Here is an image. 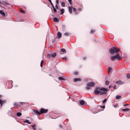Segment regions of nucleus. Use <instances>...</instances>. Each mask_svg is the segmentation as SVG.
Returning <instances> with one entry per match:
<instances>
[{
    "mask_svg": "<svg viewBox=\"0 0 130 130\" xmlns=\"http://www.w3.org/2000/svg\"><path fill=\"white\" fill-rule=\"evenodd\" d=\"M1 4H3L5 6H7L8 5V4L6 2L4 1L2 2V3H1Z\"/></svg>",
    "mask_w": 130,
    "mask_h": 130,
    "instance_id": "nucleus-18",
    "label": "nucleus"
},
{
    "mask_svg": "<svg viewBox=\"0 0 130 130\" xmlns=\"http://www.w3.org/2000/svg\"><path fill=\"white\" fill-rule=\"evenodd\" d=\"M60 127L61 128L62 127V125H60Z\"/></svg>",
    "mask_w": 130,
    "mask_h": 130,
    "instance_id": "nucleus-57",
    "label": "nucleus"
},
{
    "mask_svg": "<svg viewBox=\"0 0 130 130\" xmlns=\"http://www.w3.org/2000/svg\"><path fill=\"white\" fill-rule=\"evenodd\" d=\"M43 64L40 63V66L41 67H43Z\"/></svg>",
    "mask_w": 130,
    "mask_h": 130,
    "instance_id": "nucleus-52",
    "label": "nucleus"
},
{
    "mask_svg": "<svg viewBox=\"0 0 130 130\" xmlns=\"http://www.w3.org/2000/svg\"><path fill=\"white\" fill-rule=\"evenodd\" d=\"M62 59L64 60H67V58L66 57L62 58Z\"/></svg>",
    "mask_w": 130,
    "mask_h": 130,
    "instance_id": "nucleus-38",
    "label": "nucleus"
},
{
    "mask_svg": "<svg viewBox=\"0 0 130 130\" xmlns=\"http://www.w3.org/2000/svg\"><path fill=\"white\" fill-rule=\"evenodd\" d=\"M51 56V55H50V54H48L47 55V57L48 58V59H49L50 58Z\"/></svg>",
    "mask_w": 130,
    "mask_h": 130,
    "instance_id": "nucleus-30",
    "label": "nucleus"
},
{
    "mask_svg": "<svg viewBox=\"0 0 130 130\" xmlns=\"http://www.w3.org/2000/svg\"><path fill=\"white\" fill-rule=\"evenodd\" d=\"M62 34L61 33L59 32H58L57 33V36L58 39L60 38L61 37Z\"/></svg>",
    "mask_w": 130,
    "mask_h": 130,
    "instance_id": "nucleus-12",
    "label": "nucleus"
},
{
    "mask_svg": "<svg viewBox=\"0 0 130 130\" xmlns=\"http://www.w3.org/2000/svg\"><path fill=\"white\" fill-rule=\"evenodd\" d=\"M110 58L112 61H113L116 59H117L118 60H120L122 58L120 56L119 54L118 53L116 55L110 57Z\"/></svg>",
    "mask_w": 130,
    "mask_h": 130,
    "instance_id": "nucleus-3",
    "label": "nucleus"
},
{
    "mask_svg": "<svg viewBox=\"0 0 130 130\" xmlns=\"http://www.w3.org/2000/svg\"><path fill=\"white\" fill-rule=\"evenodd\" d=\"M49 76H51V75L50 74V75H49Z\"/></svg>",
    "mask_w": 130,
    "mask_h": 130,
    "instance_id": "nucleus-62",
    "label": "nucleus"
},
{
    "mask_svg": "<svg viewBox=\"0 0 130 130\" xmlns=\"http://www.w3.org/2000/svg\"><path fill=\"white\" fill-rule=\"evenodd\" d=\"M105 90H104L103 89L101 90L102 91H103L102 92H101L100 94V95H102L103 94H105L107 93V89L105 88Z\"/></svg>",
    "mask_w": 130,
    "mask_h": 130,
    "instance_id": "nucleus-7",
    "label": "nucleus"
},
{
    "mask_svg": "<svg viewBox=\"0 0 130 130\" xmlns=\"http://www.w3.org/2000/svg\"><path fill=\"white\" fill-rule=\"evenodd\" d=\"M80 10V9H79L78 10Z\"/></svg>",
    "mask_w": 130,
    "mask_h": 130,
    "instance_id": "nucleus-61",
    "label": "nucleus"
},
{
    "mask_svg": "<svg viewBox=\"0 0 130 130\" xmlns=\"http://www.w3.org/2000/svg\"><path fill=\"white\" fill-rule=\"evenodd\" d=\"M114 89H116V85H114Z\"/></svg>",
    "mask_w": 130,
    "mask_h": 130,
    "instance_id": "nucleus-53",
    "label": "nucleus"
},
{
    "mask_svg": "<svg viewBox=\"0 0 130 130\" xmlns=\"http://www.w3.org/2000/svg\"><path fill=\"white\" fill-rule=\"evenodd\" d=\"M73 81L74 82H76L78 81H80L81 79L80 78H75L73 79Z\"/></svg>",
    "mask_w": 130,
    "mask_h": 130,
    "instance_id": "nucleus-10",
    "label": "nucleus"
},
{
    "mask_svg": "<svg viewBox=\"0 0 130 130\" xmlns=\"http://www.w3.org/2000/svg\"><path fill=\"white\" fill-rule=\"evenodd\" d=\"M70 34L69 33L66 32L64 33V34L65 36H68Z\"/></svg>",
    "mask_w": 130,
    "mask_h": 130,
    "instance_id": "nucleus-26",
    "label": "nucleus"
},
{
    "mask_svg": "<svg viewBox=\"0 0 130 130\" xmlns=\"http://www.w3.org/2000/svg\"><path fill=\"white\" fill-rule=\"evenodd\" d=\"M122 110L123 111H128V110H130V109H128V108H125V109H122Z\"/></svg>",
    "mask_w": 130,
    "mask_h": 130,
    "instance_id": "nucleus-22",
    "label": "nucleus"
},
{
    "mask_svg": "<svg viewBox=\"0 0 130 130\" xmlns=\"http://www.w3.org/2000/svg\"><path fill=\"white\" fill-rule=\"evenodd\" d=\"M48 109H45L43 108H41L40 110L41 112V114H42L43 113H45L47 112L48 111Z\"/></svg>",
    "mask_w": 130,
    "mask_h": 130,
    "instance_id": "nucleus-5",
    "label": "nucleus"
},
{
    "mask_svg": "<svg viewBox=\"0 0 130 130\" xmlns=\"http://www.w3.org/2000/svg\"><path fill=\"white\" fill-rule=\"evenodd\" d=\"M22 114L20 112H18L17 113V116L18 117H19L22 115Z\"/></svg>",
    "mask_w": 130,
    "mask_h": 130,
    "instance_id": "nucleus-19",
    "label": "nucleus"
},
{
    "mask_svg": "<svg viewBox=\"0 0 130 130\" xmlns=\"http://www.w3.org/2000/svg\"><path fill=\"white\" fill-rule=\"evenodd\" d=\"M119 51V50L116 47H113L109 49V52L111 54H113L114 53L117 54Z\"/></svg>",
    "mask_w": 130,
    "mask_h": 130,
    "instance_id": "nucleus-1",
    "label": "nucleus"
},
{
    "mask_svg": "<svg viewBox=\"0 0 130 130\" xmlns=\"http://www.w3.org/2000/svg\"><path fill=\"white\" fill-rule=\"evenodd\" d=\"M73 8V11L74 12H75L76 11V9L75 8Z\"/></svg>",
    "mask_w": 130,
    "mask_h": 130,
    "instance_id": "nucleus-40",
    "label": "nucleus"
},
{
    "mask_svg": "<svg viewBox=\"0 0 130 130\" xmlns=\"http://www.w3.org/2000/svg\"><path fill=\"white\" fill-rule=\"evenodd\" d=\"M60 11L61 12L60 14H63L64 12V10L63 9H60Z\"/></svg>",
    "mask_w": 130,
    "mask_h": 130,
    "instance_id": "nucleus-17",
    "label": "nucleus"
},
{
    "mask_svg": "<svg viewBox=\"0 0 130 130\" xmlns=\"http://www.w3.org/2000/svg\"><path fill=\"white\" fill-rule=\"evenodd\" d=\"M113 87V86L112 85H110L109 86V88H112Z\"/></svg>",
    "mask_w": 130,
    "mask_h": 130,
    "instance_id": "nucleus-48",
    "label": "nucleus"
},
{
    "mask_svg": "<svg viewBox=\"0 0 130 130\" xmlns=\"http://www.w3.org/2000/svg\"><path fill=\"white\" fill-rule=\"evenodd\" d=\"M126 77L128 79L130 78V74L129 73L127 74Z\"/></svg>",
    "mask_w": 130,
    "mask_h": 130,
    "instance_id": "nucleus-24",
    "label": "nucleus"
},
{
    "mask_svg": "<svg viewBox=\"0 0 130 130\" xmlns=\"http://www.w3.org/2000/svg\"><path fill=\"white\" fill-rule=\"evenodd\" d=\"M69 3H70L71 5H72V0H68Z\"/></svg>",
    "mask_w": 130,
    "mask_h": 130,
    "instance_id": "nucleus-34",
    "label": "nucleus"
},
{
    "mask_svg": "<svg viewBox=\"0 0 130 130\" xmlns=\"http://www.w3.org/2000/svg\"><path fill=\"white\" fill-rule=\"evenodd\" d=\"M61 51L62 52H65L66 53V50L65 49H64V48H62L61 49Z\"/></svg>",
    "mask_w": 130,
    "mask_h": 130,
    "instance_id": "nucleus-33",
    "label": "nucleus"
},
{
    "mask_svg": "<svg viewBox=\"0 0 130 130\" xmlns=\"http://www.w3.org/2000/svg\"><path fill=\"white\" fill-rule=\"evenodd\" d=\"M112 69V68L110 67H109L108 69V72L110 71Z\"/></svg>",
    "mask_w": 130,
    "mask_h": 130,
    "instance_id": "nucleus-29",
    "label": "nucleus"
},
{
    "mask_svg": "<svg viewBox=\"0 0 130 130\" xmlns=\"http://www.w3.org/2000/svg\"><path fill=\"white\" fill-rule=\"evenodd\" d=\"M28 124H30L31 123L30 122H29L28 121Z\"/></svg>",
    "mask_w": 130,
    "mask_h": 130,
    "instance_id": "nucleus-55",
    "label": "nucleus"
},
{
    "mask_svg": "<svg viewBox=\"0 0 130 130\" xmlns=\"http://www.w3.org/2000/svg\"><path fill=\"white\" fill-rule=\"evenodd\" d=\"M61 5L62 7H64L65 6V3L64 2H62L61 3Z\"/></svg>",
    "mask_w": 130,
    "mask_h": 130,
    "instance_id": "nucleus-25",
    "label": "nucleus"
},
{
    "mask_svg": "<svg viewBox=\"0 0 130 130\" xmlns=\"http://www.w3.org/2000/svg\"><path fill=\"white\" fill-rule=\"evenodd\" d=\"M58 79L59 80H65V79L61 77H58Z\"/></svg>",
    "mask_w": 130,
    "mask_h": 130,
    "instance_id": "nucleus-27",
    "label": "nucleus"
},
{
    "mask_svg": "<svg viewBox=\"0 0 130 130\" xmlns=\"http://www.w3.org/2000/svg\"><path fill=\"white\" fill-rule=\"evenodd\" d=\"M51 5H52V7L53 8V9L55 8V7L54 6L53 3H51Z\"/></svg>",
    "mask_w": 130,
    "mask_h": 130,
    "instance_id": "nucleus-45",
    "label": "nucleus"
},
{
    "mask_svg": "<svg viewBox=\"0 0 130 130\" xmlns=\"http://www.w3.org/2000/svg\"><path fill=\"white\" fill-rule=\"evenodd\" d=\"M33 111H34L35 113L39 115L41 114V112H40V111H39L38 110L35 109Z\"/></svg>",
    "mask_w": 130,
    "mask_h": 130,
    "instance_id": "nucleus-11",
    "label": "nucleus"
},
{
    "mask_svg": "<svg viewBox=\"0 0 130 130\" xmlns=\"http://www.w3.org/2000/svg\"><path fill=\"white\" fill-rule=\"evenodd\" d=\"M86 59V58L85 57H83V59L84 60H85Z\"/></svg>",
    "mask_w": 130,
    "mask_h": 130,
    "instance_id": "nucleus-47",
    "label": "nucleus"
},
{
    "mask_svg": "<svg viewBox=\"0 0 130 130\" xmlns=\"http://www.w3.org/2000/svg\"><path fill=\"white\" fill-rule=\"evenodd\" d=\"M57 14H59V13H60V12H57Z\"/></svg>",
    "mask_w": 130,
    "mask_h": 130,
    "instance_id": "nucleus-54",
    "label": "nucleus"
},
{
    "mask_svg": "<svg viewBox=\"0 0 130 130\" xmlns=\"http://www.w3.org/2000/svg\"><path fill=\"white\" fill-rule=\"evenodd\" d=\"M1 3H2V2H0V4H1Z\"/></svg>",
    "mask_w": 130,
    "mask_h": 130,
    "instance_id": "nucleus-60",
    "label": "nucleus"
},
{
    "mask_svg": "<svg viewBox=\"0 0 130 130\" xmlns=\"http://www.w3.org/2000/svg\"><path fill=\"white\" fill-rule=\"evenodd\" d=\"M10 82H12V81L11 80V81H10Z\"/></svg>",
    "mask_w": 130,
    "mask_h": 130,
    "instance_id": "nucleus-59",
    "label": "nucleus"
},
{
    "mask_svg": "<svg viewBox=\"0 0 130 130\" xmlns=\"http://www.w3.org/2000/svg\"><path fill=\"white\" fill-rule=\"evenodd\" d=\"M19 103L21 104L22 105H25L24 106H26V104L24 102H19Z\"/></svg>",
    "mask_w": 130,
    "mask_h": 130,
    "instance_id": "nucleus-23",
    "label": "nucleus"
},
{
    "mask_svg": "<svg viewBox=\"0 0 130 130\" xmlns=\"http://www.w3.org/2000/svg\"><path fill=\"white\" fill-rule=\"evenodd\" d=\"M107 100V99H105L103 101V103L105 104V102Z\"/></svg>",
    "mask_w": 130,
    "mask_h": 130,
    "instance_id": "nucleus-35",
    "label": "nucleus"
},
{
    "mask_svg": "<svg viewBox=\"0 0 130 130\" xmlns=\"http://www.w3.org/2000/svg\"><path fill=\"white\" fill-rule=\"evenodd\" d=\"M85 101H84L82 100L80 101L79 103L80 105H84L85 104Z\"/></svg>",
    "mask_w": 130,
    "mask_h": 130,
    "instance_id": "nucleus-14",
    "label": "nucleus"
},
{
    "mask_svg": "<svg viewBox=\"0 0 130 130\" xmlns=\"http://www.w3.org/2000/svg\"><path fill=\"white\" fill-rule=\"evenodd\" d=\"M28 121H29L28 120L26 119V120H24L23 122L24 123H28Z\"/></svg>",
    "mask_w": 130,
    "mask_h": 130,
    "instance_id": "nucleus-36",
    "label": "nucleus"
},
{
    "mask_svg": "<svg viewBox=\"0 0 130 130\" xmlns=\"http://www.w3.org/2000/svg\"><path fill=\"white\" fill-rule=\"evenodd\" d=\"M73 8V7L72 6H69V13L70 14L72 12V9Z\"/></svg>",
    "mask_w": 130,
    "mask_h": 130,
    "instance_id": "nucleus-8",
    "label": "nucleus"
},
{
    "mask_svg": "<svg viewBox=\"0 0 130 130\" xmlns=\"http://www.w3.org/2000/svg\"><path fill=\"white\" fill-rule=\"evenodd\" d=\"M48 1L51 4V3H52L51 0H48Z\"/></svg>",
    "mask_w": 130,
    "mask_h": 130,
    "instance_id": "nucleus-50",
    "label": "nucleus"
},
{
    "mask_svg": "<svg viewBox=\"0 0 130 130\" xmlns=\"http://www.w3.org/2000/svg\"><path fill=\"white\" fill-rule=\"evenodd\" d=\"M95 31V30H91L90 32V33H93Z\"/></svg>",
    "mask_w": 130,
    "mask_h": 130,
    "instance_id": "nucleus-37",
    "label": "nucleus"
},
{
    "mask_svg": "<svg viewBox=\"0 0 130 130\" xmlns=\"http://www.w3.org/2000/svg\"><path fill=\"white\" fill-rule=\"evenodd\" d=\"M103 89L105 90H105V89L104 88L97 87L94 90V94L98 95L100 94L101 92H102L101 90Z\"/></svg>",
    "mask_w": 130,
    "mask_h": 130,
    "instance_id": "nucleus-2",
    "label": "nucleus"
},
{
    "mask_svg": "<svg viewBox=\"0 0 130 130\" xmlns=\"http://www.w3.org/2000/svg\"><path fill=\"white\" fill-rule=\"evenodd\" d=\"M43 61H44L43 60H42L41 61V63L43 64Z\"/></svg>",
    "mask_w": 130,
    "mask_h": 130,
    "instance_id": "nucleus-51",
    "label": "nucleus"
},
{
    "mask_svg": "<svg viewBox=\"0 0 130 130\" xmlns=\"http://www.w3.org/2000/svg\"><path fill=\"white\" fill-rule=\"evenodd\" d=\"M56 3L57 4H58L59 3V0H56Z\"/></svg>",
    "mask_w": 130,
    "mask_h": 130,
    "instance_id": "nucleus-49",
    "label": "nucleus"
},
{
    "mask_svg": "<svg viewBox=\"0 0 130 130\" xmlns=\"http://www.w3.org/2000/svg\"><path fill=\"white\" fill-rule=\"evenodd\" d=\"M0 13L3 16H5V13L4 12V11L2 10H0Z\"/></svg>",
    "mask_w": 130,
    "mask_h": 130,
    "instance_id": "nucleus-13",
    "label": "nucleus"
},
{
    "mask_svg": "<svg viewBox=\"0 0 130 130\" xmlns=\"http://www.w3.org/2000/svg\"><path fill=\"white\" fill-rule=\"evenodd\" d=\"M51 8V9H52V12H53V11H52V8Z\"/></svg>",
    "mask_w": 130,
    "mask_h": 130,
    "instance_id": "nucleus-58",
    "label": "nucleus"
},
{
    "mask_svg": "<svg viewBox=\"0 0 130 130\" xmlns=\"http://www.w3.org/2000/svg\"><path fill=\"white\" fill-rule=\"evenodd\" d=\"M54 11L55 12H57V10L55 8L53 9Z\"/></svg>",
    "mask_w": 130,
    "mask_h": 130,
    "instance_id": "nucleus-41",
    "label": "nucleus"
},
{
    "mask_svg": "<svg viewBox=\"0 0 130 130\" xmlns=\"http://www.w3.org/2000/svg\"><path fill=\"white\" fill-rule=\"evenodd\" d=\"M55 7L56 9L59 10V9L58 6H57V4H56V5Z\"/></svg>",
    "mask_w": 130,
    "mask_h": 130,
    "instance_id": "nucleus-39",
    "label": "nucleus"
},
{
    "mask_svg": "<svg viewBox=\"0 0 130 130\" xmlns=\"http://www.w3.org/2000/svg\"><path fill=\"white\" fill-rule=\"evenodd\" d=\"M57 54L56 53H54L53 54H52L51 55V56L53 58L55 57L56 55Z\"/></svg>",
    "mask_w": 130,
    "mask_h": 130,
    "instance_id": "nucleus-16",
    "label": "nucleus"
},
{
    "mask_svg": "<svg viewBox=\"0 0 130 130\" xmlns=\"http://www.w3.org/2000/svg\"><path fill=\"white\" fill-rule=\"evenodd\" d=\"M53 21L55 22H56L59 21V19L58 18L56 17H55L53 18Z\"/></svg>",
    "mask_w": 130,
    "mask_h": 130,
    "instance_id": "nucleus-15",
    "label": "nucleus"
},
{
    "mask_svg": "<svg viewBox=\"0 0 130 130\" xmlns=\"http://www.w3.org/2000/svg\"><path fill=\"white\" fill-rule=\"evenodd\" d=\"M36 126V125L35 124H34V125H32V127L33 128V129L34 130L36 129V127H35Z\"/></svg>",
    "mask_w": 130,
    "mask_h": 130,
    "instance_id": "nucleus-28",
    "label": "nucleus"
},
{
    "mask_svg": "<svg viewBox=\"0 0 130 130\" xmlns=\"http://www.w3.org/2000/svg\"><path fill=\"white\" fill-rule=\"evenodd\" d=\"M13 105L14 106H18L19 104H18V103L17 102H15L13 103Z\"/></svg>",
    "mask_w": 130,
    "mask_h": 130,
    "instance_id": "nucleus-20",
    "label": "nucleus"
},
{
    "mask_svg": "<svg viewBox=\"0 0 130 130\" xmlns=\"http://www.w3.org/2000/svg\"><path fill=\"white\" fill-rule=\"evenodd\" d=\"M78 74V72H75L74 73V74L75 75H77Z\"/></svg>",
    "mask_w": 130,
    "mask_h": 130,
    "instance_id": "nucleus-44",
    "label": "nucleus"
},
{
    "mask_svg": "<svg viewBox=\"0 0 130 130\" xmlns=\"http://www.w3.org/2000/svg\"><path fill=\"white\" fill-rule=\"evenodd\" d=\"M121 97V96L120 95H117L116 97V98L118 100L120 99Z\"/></svg>",
    "mask_w": 130,
    "mask_h": 130,
    "instance_id": "nucleus-21",
    "label": "nucleus"
},
{
    "mask_svg": "<svg viewBox=\"0 0 130 130\" xmlns=\"http://www.w3.org/2000/svg\"><path fill=\"white\" fill-rule=\"evenodd\" d=\"M100 107L101 108H105V106H101Z\"/></svg>",
    "mask_w": 130,
    "mask_h": 130,
    "instance_id": "nucleus-43",
    "label": "nucleus"
},
{
    "mask_svg": "<svg viewBox=\"0 0 130 130\" xmlns=\"http://www.w3.org/2000/svg\"><path fill=\"white\" fill-rule=\"evenodd\" d=\"M95 85V83L93 82H90L87 84V87L85 88V89L86 90H89L90 89V87H92Z\"/></svg>",
    "mask_w": 130,
    "mask_h": 130,
    "instance_id": "nucleus-4",
    "label": "nucleus"
},
{
    "mask_svg": "<svg viewBox=\"0 0 130 130\" xmlns=\"http://www.w3.org/2000/svg\"><path fill=\"white\" fill-rule=\"evenodd\" d=\"M52 36H53V37H54V35H53Z\"/></svg>",
    "mask_w": 130,
    "mask_h": 130,
    "instance_id": "nucleus-63",
    "label": "nucleus"
},
{
    "mask_svg": "<svg viewBox=\"0 0 130 130\" xmlns=\"http://www.w3.org/2000/svg\"><path fill=\"white\" fill-rule=\"evenodd\" d=\"M129 105L128 104H123V106H127L128 105Z\"/></svg>",
    "mask_w": 130,
    "mask_h": 130,
    "instance_id": "nucleus-46",
    "label": "nucleus"
},
{
    "mask_svg": "<svg viewBox=\"0 0 130 130\" xmlns=\"http://www.w3.org/2000/svg\"><path fill=\"white\" fill-rule=\"evenodd\" d=\"M109 82L108 81H106L105 82V85H108L109 84Z\"/></svg>",
    "mask_w": 130,
    "mask_h": 130,
    "instance_id": "nucleus-32",
    "label": "nucleus"
},
{
    "mask_svg": "<svg viewBox=\"0 0 130 130\" xmlns=\"http://www.w3.org/2000/svg\"><path fill=\"white\" fill-rule=\"evenodd\" d=\"M55 41L56 40L55 39H53L52 40V42L53 43H54Z\"/></svg>",
    "mask_w": 130,
    "mask_h": 130,
    "instance_id": "nucleus-42",
    "label": "nucleus"
},
{
    "mask_svg": "<svg viewBox=\"0 0 130 130\" xmlns=\"http://www.w3.org/2000/svg\"><path fill=\"white\" fill-rule=\"evenodd\" d=\"M117 105H114V107H117Z\"/></svg>",
    "mask_w": 130,
    "mask_h": 130,
    "instance_id": "nucleus-56",
    "label": "nucleus"
},
{
    "mask_svg": "<svg viewBox=\"0 0 130 130\" xmlns=\"http://www.w3.org/2000/svg\"><path fill=\"white\" fill-rule=\"evenodd\" d=\"M20 12L21 13H25V12L22 9H21L20 10Z\"/></svg>",
    "mask_w": 130,
    "mask_h": 130,
    "instance_id": "nucleus-31",
    "label": "nucleus"
},
{
    "mask_svg": "<svg viewBox=\"0 0 130 130\" xmlns=\"http://www.w3.org/2000/svg\"><path fill=\"white\" fill-rule=\"evenodd\" d=\"M57 38V37H56V38Z\"/></svg>",
    "mask_w": 130,
    "mask_h": 130,
    "instance_id": "nucleus-64",
    "label": "nucleus"
},
{
    "mask_svg": "<svg viewBox=\"0 0 130 130\" xmlns=\"http://www.w3.org/2000/svg\"><path fill=\"white\" fill-rule=\"evenodd\" d=\"M6 100H3L1 99V98H0V104L1 107L3 105L6 103Z\"/></svg>",
    "mask_w": 130,
    "mask_h": 130,
    "instance_id": "nucleus-6",
    "label": "nucleus"
},
{
    "mask_svg": "<svg viewBox=\"0 0 130 130\" xmlns=\"http://www.w3.org/2000/svg\"><path fill=\"white\" fill-rule=\"evenodd\" d=\"M116 83L118 85H122L124 83L122 82L120 80L116 82Z\"/></svg>",
    "mask_w": 130,
    "mask_h": 130,
    "instance_id": "nucleus-9",
    "label": "nucleus"
}]
</instances>
